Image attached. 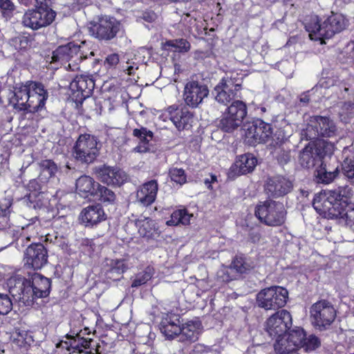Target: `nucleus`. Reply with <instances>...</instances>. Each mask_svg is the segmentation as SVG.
Returning <instances> with one entry per match:
<instances>
[{
	"mask_svg": "<svg viewBox=\"0 0 354 354\" xmlns=\"http://www.w3.org/2000/svg\"><path fill=\"white\" fill-rule=\"evenodd\" d=\"M353 194L349 186L339 187L315 196L313 206L320 214L327 213L331 218H339L340 223L344 222L354 231V204L348 202Z\"/></svg>",
	"mask_w": 354,
	"mask_h": 354,
	"instance_id": "1",
	"label": "nucleus"
},
{
	"mask_svg": "<svg viewBox=\"0 0 354 354\" xmlns=\"http://www.w3.org/2000/svg\"><path fill=\"white\" fill-rule=\"evenodd\" d=\"M348 26V21L340 13L331 12L322 24L317 16H313L305 24L306 31L312 40L322 41L324 39H330L334 35L344 30Z\"/></svg>",
	"mask_w": 354,
	"mask_h": 354,
	"instance_id": "2",
	"label": "nucleus"
},
{
	"mask_svg": "<svg viewBox=\"0 0 354 354\" xmlns=\"http://www.w3.org/2000/svg\"><path fill=\"white\" fill-rule=\"evenodd\" d=\"M254 214L262 223L277 227L285 223L287 212L282 203L269 198L256 206Z\"/></svg>",
	"mask_w": 354,
	"mask_h": 354,
	"instance_id": "3",
	"label": "nucleus"
},
{
	"mask_svg": "<svg viewBox=\"0 0 354 354\" xmlns=\"http://www.w3.org/2000/svg\"><path fill=\"white\" fill-rule=\"evenodd\" d=\"M337 128L328 117L315 115L310 118L306 127L301 131V140H315L319 138H332L337 135Z\"/></svg>",
	"mask_w": 354,
	"mask_h": 354,
	"instance_id": "4",
	"label": "nucleus"
},
{
	"mask_svg": "<svg viewBox=\"0 0 354 354\" xmlns=\"http://www.w3.org/2000/svg\"><path fill=\"white\" fill-rule=\"evenodd\" d=\"M310 316L313 326L319 331H325L335 322L337 310L329 301L321 299L311 306Z\"/></svg>",
	"mask_w": 354,
	"mask_h": 354,
	"instance_id": "5",
	"label": "nucleus"
},
{
	"mask_svg": "<svg viewBox=\"0 0 354 354\" xmlns=\"http://www.w3.org/2000/svg\"><path fill=\"white\" fill-rule=\"evenodd\" d=\"M85 42L78 45L74 42H69L66 45L59 46L52 56L53 62H60L68 64V67L72 71L79 68L78 64L88 57L87 53L84 50Z\"/></svg>",
	"mask_w": 354,
	"mask_h": 354,
	"instance_id": "6",
	"label": "nucleus"
},
{
	"mask_svg": "<svg viewBox=\"0 0 354 354\" xmlns=\"http://www.w3.org/2000/svg\"><path fill=\"white\" fill-rule=\"evenodd\" d=\"M288 298V292L286 288L273 286L259 291L256 301L259 308L266 310H277L286 304Z\"/></svg>",
	"mask_w": 354,
	"mask_h": 354,
	"instance_id": "7",
	"label": "nucleus"
},
{
	"mask_svg": "<svg viewBox=\"0 0 354 354\" xmlns=\"http://www.w3.org/2000/svg\"><path fill=\"white\" fill-rule=\"evenodd\" d=\"M97 138L90 134H81L73 148V156L78 162L90 164L99 156Z\"/></svg>",
	"mask_w": 354,
	"mask_h": 354,
	"instance_id": "8",
	"label": "nucleus"
},
{
	"mask_svg": "<svg viewBox=\"0 0 354 354\" xmlns=\"http://www.w3.org/2000/svg\"><path fill=\"white\" fill-rule=\"evenodd\" d=\"M245 142L249 145L266 143L272 137V128L270 124L257 119L243 126Z\"/></svg>",
	"mask_w": 354,
	"mask_h": 354,
	"instance_id": "9",
	"label": "nucleus"
},
{
	"mask_svg": "<svg viewBox=\"0 0 354 354\" xmlns=\"http://www.w3.org/2000/svg\"><path fill=\"white\" fill-rule=\"evenodd\" d=\"M56 12L50 8L36 6L35 9L28 10L22 18L24 26L37 30L51 24L55 20Z\"/></svg>",
	"mask_w": 354,
	"mask_h": 354,
	"instance_id": "10",
	"label": "nucleus"
},
{
	"mask_svg": "<svg viewBox=\"0 0 354 354\" xmlns=\"http://www.w3.org/2000/svg\"><path fill=\"white\" fill-rule=\"evenodd\" d=\"M292 324V316L288 310H278L266 320L265 330L271 339L279 338L288 332Z\"/></svg>",
	"mask_w": 354,
	"mask_h": 354,
	"instance_id": "11",
	"label": "nucleus"
},
{
	"mask_svg": "<svg viewBox=\"0 0 354 354\" xmlns=\"http://www.w3.org/2000/svg\"><path fill=\"white\" fill-rule=\"evenodd\" d=\"M8 286L9 292L15 301L26 306L33 304L35 298L30 279L24 277L11 278L9 279Z\"/></svg>",
	"mask_w": 354,
	"mask_h": 354,
	"instance_id": "12",
	"label": "nucleus"
},
{
	"mask_svg": "<svg viewBox=\"0 0 354 354\" xmlns=\"http://www.w3.org/2000/svg\"><path fill=\"white\" fill-rule=\"evenodd\" d=\"M121 28L120 23L115 18L103 17L99 21L89 27V33L101 40L113 39Z\"/></svg>",
	"mask_w": 354,
	"mask_h": 354,
	"instance_id": "13",
	"label": "nucleus"
},
{
	"mask_svg": "<svg viewBox=\"0 0 354 354\" xmlns=\"http://www.w3.org/2000/svg\"><path fill=\"white\" fill-rule=\"evenodd\" d=\"M241 88L239 84H235L231 78H223L214 88L212 94L214 100L224 106L238 97V91Z\"/></svg>",
	"mask_w": 354,
	"mask_h": 354,
	"instance_id": "14",
	"label": "nucleus"
},
{
	"mask_svg": "<svg viewBox=\"0 0 354 354\" xmlns=\"http://www.w3.org/2000/svg\"><path fill=\"white\" fill-rule=\"evenodd\" d=\"M96 178L108 185L120 187L127 180L125 171L116 167L100 165L93 169Z\"/></svg>",
	"mask_w": 354,
	"mask_h": 354,
	"instance_id": "15",
	"label": "nucleus"
},
{
	"mask_svg": "<svg viewBox=\"0 0 354 354\" xmlns=\"http://www.w3.org/2000/svg\"><path fill=\"white\" fill-rule=\"evenodd\" d=\"M24 265L34 270H39L48 262V252L41 243H32L24 252Z\"/></svg>",
	"mask_w": 354,
	"mask_h": 354,
	"instance_id": "16",
	"label": "nucleus"
},
{
	"mask_svg": "<svg viewBox=\"0 0 354 354\" xmlns=\"http://www.w3.org/2000/svg\"><path fill=\"white\" fill-rule=\"evenodd\" d=\"M208 95L207 86L198 81L188 82L184 88L185 102L192 108L197 107Z\"/></svg>",
	"mask_w": 354,
	"mask_h": 354,
	"instance_id": "17",
	"label": "nucleus"
},
{
	"mask_svg": "<svg viewBox=\"0 0 354 354\" xmlns=\"http://www.w3.org/2000/svg\"><path fill=\"white\" fill-rule=\"evenodd\" d=\"M292 188V182L283 176L268 178L264 185L265 193L268 197L275 198L286 196Z\"/></svg>",
	"mask_w": 354,
	"mask_h": 354,
	"instance_id": "18",
	"label": "nucleus"
},
{
	"mask_svg": "<svg viewBox=\"0 0 354 354\" xmlns=\"http://www.w3.org/2000/svg\"><path fill=\"white\" fill-rule=\"evenodd\" d=\"M94 87L95 83L93 79L86 75L76 76L70 84L73 99L77 104H82L89 97Z\"/></svg>",
	"mask_w": 354,
	"mask_h": 354,
	"instance_id": "19",
	"label": "nucleus"
},
{
	"mask_svg": "<svg viewBox=\"0 0 354 354\" xmlns=\"http://www.w3.org/2000/svg\"><path fill=\"white\" fill-rule=\"evenodd\" d=\"M30 97L28 101V112L35 113L41 110L45 105L48 93L41 83L30 82Z\"/></svg>",
	"mask_w": 354,
	"mask_h": 354,
	"instance_id": "20",
	"label": "nucleus"
},
{
	"mask_svg": "<svg viewBox=\"0 0 354 354\" xmlns=\"http://www.w3.org/2000/svg\"><path fill=\"white\" fill-rule=\"evenodd\" d=\"M257 163V158L252 154L241 155L237 157L235 162L230 167L228 174L230 177H235L250 173L254 170Z\"/></svg>",
	"mask_w": 354,
	"mask_h": 354,
	"instance_id": "21",
	"label": "nucleus"
},
{
	"mask_svg": "<svg viewBox=\"0 0 354 354\" xmlns=\"http://www.w3.org/2000/svg\"><path fill=\"white\" fill-rule=\"evenodd\" d=\"M167 111L169 119L178 130H183L187 126H191L194 115L187 107L179 109L175 106H170Z\"/></svg>",
	"mask_w": 354,
	"mask_h": 354,
	"instance_id": "22",
	"label": "nucleus"
},
{
	"mask_svg": "<svg viewBox=\"0 0 354 354\" xmlns=\"http://www.w3.org/2000/svg\"><path fill=\"white\" fill-rule=\"evenodd\" d=\"M158 190V185L156 180L144 183L137 191V201L145 207L151 205L156 200Z\"/></svg>",
	"mask_w": 354,
	"mask_h": 354,
	"instance_id": "23",
	"label": "nucleus"
},
{
	"mask_svg": "<svg viewBox=\"0 0 354 354\" xmlns=\"http://www.w3.org/2000/svg\"><path fill=\"white\" fill-rule=\"evenodd\" d=\"M80 219L86 226H93L104 221L106 214L100 205H89L82 209Z\"/></svg>",
	"mask_w": 354,
	"mask_h": 354,
	"instance_id": "24",
	"label": "nucleus"
},
{
	"mask_svg": "<svg viewBox=\"0 0 354 354\" xmlns=\"http://www.w3.org/2000/svg\"><path fill=\"white\" fill-rule=\"evenodd\" d=\"M127 269L124 259H106L102 264V270L106 278L113 281L119 280Z\"/></svg>",
	"mask_w": 354,
	"mask_h": 354,
	"instance_id": "25",
	"label": "nucleus"
},
{
	"mask_svg": "<svg viewBox=\"0 0 354 354\" xmlns=\"http://www.w3.org/2000/svg\"><path fill=\"white\" fill-rule=\"evenodd\" d=\"M29 88L30 82L21 85L19 88H15L12 96L9 98L10 104L15 109L28 112V101L30 97Z\"/></svg>",
	"mask_w": 354,
	"mask_h": 354,
	"instance_id": "26",
	"label": "nucleus"
},
{
	"mask_svg": "<svg viewBox=\"0 0 354 354\" xmlns=\"http://www.w3.org/2000/svg\"><path fill=\"white\" fill-rule=\"evenodd\" d=\"M287 337L289 339V344L288 348H282L281 346H278V350L281 352V354H290L301 348L304 338L305 337V332L301 328L297 327L295 329L286 332Z\"/></svg>",
	"mask_w": 354,
	"mask_h": 354,
	"instance_id": "27",
	"label": "nucleus"
},
{
	"mask_svg": "<svg viewBox=\"0 0 354 354\" xmlns=\"http://www.w3.org/2000/svg\"><path fill=\"white\" fill-rule=\"evenodd\" d=\"M30 283L34 289L35 298L46 297L50 294L51 282L48 278L35 273L31 277Z\"/></svg>",
	"mask_w": 354,
	"mask_h": 354,
	"instance_id": "28",
	"label": "nucleus"
},
{
	"mask_svg": "<svg viewBox=\"0 0 354 354\" xmlns=\"http://www.w3.org/2000/svg\"><path fill=\"white\" fill-rule=\"evenodd\" d=\"M201 323L198 321H189L183 324L180 328L179 340L182 342L192 343L198 339Z\"/></svg>",
	"mask_w": 354,
	"mask_h": 354,
	"instance_id": "29",
	"label": "nucleus"
},
{
	"mask_svg": "<svg viewBox=\"0 0 354 354\" xmlns=\"http://www.w3.org/2000/svg\"><path fill=\"white\" fill-rule=\"evenodd\" d=\"M180 322L176 316L167 315L164 317L160 324V329L168 339H174L180 336L181 326Z\"/></svg>",
	"mask_w": 354,
	"mask_h": 354,
	"instance_id": "30",
	"label": "nucleus"
},
{
	"mask_svg": "<svg viewBox=\"0 0 354 354\" xmlns=\"http://www.w3.org/2000/svg\"><path fill=\"white\" fill-rule=\"evenodd\" d=\"M98 184L91 177L82 176L76 180V189L84 198L88 196H95Z\"/></svg>",
	"mask_w": 354,
	"mask_h": 354,
	"instance_id": "31",
	"label": "nucleus"
},
{
	"mask_svg": "<svg viewBox=\"0 0 354 354\" xmlns=\"http://www.w3.org/2000/svg\"><path fill=\"white\" fill-rule=\"evenodd\" d=\"M17 346L27 350L35 342L32 333L25 328H16L10 336Z\"/></svg>",
	"mask_w": 354,
	"mask_h": 354,
	"instance_id": "32",
	"label": "nucleus"
},
{
	"mask_svg": "<svg viewBox=\"0 0 354 354\" xmlns=\"http://www.w3.org/2000/svg\"><path fill=\"white\" fill-rule=\"evenodd\" d=\"M231 266L237 277L248 273L255 267L252 260L243 256H236L231 263Z\"/></svg>",
	"mask_w": 354,
	"mask_h": 354,
	"instance_id": "33",
	"label": "nucleus"
},
{
	"mask_svg": "<svg viewBox=\"0 0 354 354\" xmlns=\"http://www.w3.org/2000/svg\"><path fill=\"white\" fill-rule=\"evenodd\" d=\"M225 113L232 118L243 123L244 118L247 115V106L243 101L234 100L227 106Z\"/></svg>",
	"mask_w": 354,
	"mask_h": 354,
	"instance_id": "34",
	"label": "nucleus"
},
{
	"mask_svg": "<svg viewBox=\"0 0 354 354\" xmlns=\"http://www.w3.org/2000/svg\"><path fill=\"white\" fill-rule=\"evenodd\" d=\"M39 167L40 169L39 179L43 183H47L57 171V165L51 160H41L39 162Z\"/></svg>",
	"mask_w": 354,
	"mask_h": 354,
	"instance_id": "35",
	"label": "nucleus"
},
{
	"mask_svg": "<svg viewBox=\"0 0 354 354\" xmlns=\"http://www.w3.org/2000/svg\"><path fill=\"white\" fill-rule=\"evenodd\" d=\"M313 147L314 145L310 142L300 152L299 162L303 167L309 169L315 166L318 157L313 153Z\"/></svg>",
	"mask_w": 354,
	"mask_h": 354,
	"instance_id": "36",
	"label": "nucleus"
},
{
	"mask_svg": "<svg viewBox=\"0 0 354 354\" xmlns=\"http://www.w3.org/2000/svg\"><path fill=\"white\" fill-rule=\"evenodd\" d=\"M338 173V167L332 171L326 168V165L322 163L319 167L315 170L314 175L317 183L328 184L335 179Z\"/></svg>",
	"mask_w": 354,
	"mask_h": 354,
	"instance_id": "37",
	"label": "nucleus"
},
{
	"mask_svg": "<svg viewBox=\"0 0 354 354\" xmlns=\"http://www.w3.org/2000/svg\"><path fill=\"white\" fill-rule=\"evenodd\" d=\"M341 167L343 175L351 185H354V156H345Z\"/></svg>",
	"mask_w": 354,
	"mask_h": 354,
	"instance_id": "38",
	"label": "nucleus"
},
{
	"mask_svg": "<svg viewBox=\"0 0 354 354\" xmlns=\"http://www.w3.org/2000/svg\"><path fill=\"white\" fill-rule=\"evenodd\" d=\"M242 123L236 120V119L232 118L227 115L225 112L223 113L221 118L219 120L218 127L223 131L230 133L236 130L239 127Z\"/></svg>",
	"mask_w": 354,
	"mask_h": 354,
	"instance_id": "39",
	"label": "nucleus"
},
{
	"mask_svg": "<svg viewBox=\"0 0 354 354\" xmlns=\"http://www.w3.org/2000/svg\"><path fill=\"white\" fill-rule=\"evenodd\" d=\"M191 215L185 209H178L174 211L169 221H167L168 225H176L178 224L187 225L189 223Z\"/></svg>",
	"mask_w": 354,
	"mask_h": 354,
	"instance_id": "40",
	"label": "nucleus"
},
{
	"mask_svg": "<svg viewBox=\"0 0 354 354\" xmlns=\"http://www.w3.org/2000/svg\"><path fill=\"white\" fill-rule=\"evenodd\" d=\"M96 197L103 203H113L116 199L115 193L110 189L102 186L100 184L97 185Z\"/></svg>",
	"mask_w": 354,
	"mask_h": 354,
	"instance_id": "41",
	"label": "nucleus"
},
{
	"mask_svg": "<svg viewBox=\"0 0 354 354\" xmlns=\"http://www.w3.org/2000/svg\"><path fill=\"white\" fill-rule=\"evenodd\" d=\"M276 144L274 154L280 164H286L290 160V150L288 147H285L281 141Z\"/></svg>",
	"mask_w": 354,
	"mask_h": 354,
	"instance_id": "42",
	"label": "nucleus"
},
{
	"mask_svg": "<svg viewBox=\"0 0 354 354\" xmlns=\"http://www.w3.org/2000/svg\"><path fill=\"white\" fill-rule=\"evenodd\" d=\"M136 223L138 227L139 233L143 236L151 234V232L155 229L154 221L149 218L138 220Z\"/></svg>",
	"mask_w": 354,
	"mask_h": 354,
	"instance_id": "43",
	"label": "nucleus"
},
{
	"mask_svg": "<svg viewBox=\"0 0 354 354\" xmlns=\"http://www.w3.org/2000/svg\"><path fill=\"white\" fill-rule=\"evenodd\" d=\"M32 41L33 38L30 35H19L12 38L10 42L15 48L26 49L31 46Z\"/></svg>",
	"mask_w": 354,
	"mask_h": 354,
	"instance_id": "44",
	"label": "nucleus"
},
{
	"mask_svg": "<svg viewBox=\"0 0 354 354\" xmlns=\"http://www.w3.org/2000/svg\"><path fill=\"white\" fill-rule=\"evenodd\" d=\"M218 279L223 282H229L237 279V276L232 266L223 267L217 272Z\"/></svg>",
	"mask_w": 354,
	"mask_h": 354,
	"instance_id": "45",
	"label": "nucleus"
},
{
	"mask_svg": "<svg viewBox=\"0 0 354 354\" xmlns=\"http://www.w3.org/2000/svg\"><path fill=\"white\" fill-rule=\"evenodd\" d=\"M152 277L151 269L149 268L142 272L138 273L136 275L133 279L131 287L138 288L145 283H146Z\"/></svg>",
	"mask_w": 354,
	"mask_h": 354,
	"instance_id": "46",
	"label": "nucleus"
},
{
	"mask_svg": "<svg viewBox=\"0 0 354 354\" xmlns=\"http://www.w3.org/2000/svg\"><path fill=\"white\" fill-rule=\"evenodd\" d=\"M320 346V341L319 338L313 335H310L308 337L304 338L301 348L306 352L312 351L315 350Z\"/></svg>",
	"mask_w": 354,
	"mask_h": 354,
	"instance_id": "47",
	"label": "nucleus"
},
{
	"mask_svg": "<svg viewBox=\"0 0 354 354\" xmlns=\"http://www.w3.org/2000/svg\"><path fill=\"white\" fill-rule=\"evenodd\" d=\"M166 45L175 48L178 52H187L190 49V44L185 39L170 40L166 42Z\"/></svg>",
	"mask_w": 354,
	"mask_h": 354,
	"instance_id": "48",
	"label": "nucleus"
},
{
	"mask_svg": "<svg viewBox=\"0 0 354 354\" xmlns=\"http://www.w3.org/2000/svg\"><path fill=\"white\" fill-rule=\"evenodd\" d=\"M169 174L172 181L183 185L186 183V175L185 170L176 167L171 168Z\"/></svg>",
	"mask_w": 354,
	"mask_h": 354,
	"instance_id": "49",
	"label": "nucleus"
},
{
	"mask_svg": "<svg viewBox=\"0 0 354 354\" xmlns=\"http://www.w3.org/2000/svg\"><path fill=\"white\" fill-rule=\"evenodd\" d=\"M133 136L139 138L140 142H149L152 140L153 136L152 131L142 127L140 129H133Z\"/></svg>",
	"mask_w": 354,
	"mask_h": 354,
	"instance_id": "50",
	"label": "nucleus"
},
{
	"mask_svg": "<svg viewBox=\"0 0 354 354\" xmlns=\"http://www.w3.org/2000/svg\"><path fill=\"white\" fill-rule=\"evenodd\" d=\"M12 308L10 298L5 294L0 293V314L7 315Z\"/></svg>",
	"mask_w": 354,
	"mask_h": 354,
	"instance_id": "51",
	"label": "nucleus"
},
{
	"mask_svg": "<svg viewBox=\"0 0 354 354\" xmlns=\"http://www.w3.org/2000/svg\"><path fill=\"white\" fill-rule=\"evenodd\" d=\"M12 204V198L11 196H7L0 201V216L3 217L8 216L11 212L10 207Z\"/></svg>",
	"mask_w": 354,
	"mask_h": 354,
	"instance_id": "52",
	"label": "nucleus"
},
{
	"mask_svg": "<svg viewBox=\"0 0 354 354\" xmlns=\"http://www.w3.org/2000/svg\"><path fill=\"white\" fill-rule=\"evenodd\" d=\"M73 342H75L77 347H73V352L82 353V348H87L89 347L91 340H88L84 337H80L78 335L72 337Z\"/></svg>",
	"mask_w": 354,
	"mask_h": 354,
	"instance_id": "53",
	"label": "nucleus"
},
{
	"mask_svg": "<svg viewBox=\"0 0 354 354\" xmlns=\"http://www.w3.org/2000/svg\"><path fill=\"white\" fill-rule=\"evenodd\" d=\"M0 8L3 15L7 17L15 10V5L10 0H0Z\"/></svg>",
	"mask_w": 354,
	"mask_h": 354,
	"instance_id": "54",
	"label": "nucleus"
},
{
	"mask_svg": "<svg viewBox=\"0 0 354 354\" xmlns=\"http://www.w3.org/2000/svg\"><path fill=\"white\" fill-rule=\"evenodd\" d=\"M354 113V103L352 102H344L342 107L339 115L341 116L346 115L347 118H351Z\"/></svg>",
	"mask_w": 354,
	"mask_h": 354,
	"instance_id": "55",
	"label": "nucleus"
},
{
	"mask_svg": "<svg viewBox=\"0 0 354 354\" xmlns=\"http://www.w3.org/2000/svg\"><path fill=\"white\" fill-rule=\"evenodd\" d=\"M72 337L73 335H66V338L68 339L69 342L61 340L56 344V347L66 348V351H70L71 349H73V347H77V344H75V342H73L72 340Z\"/></svg>",
	"mask_w": 354,
	"mask_h": 354,
	"instance_id": "56",
	"label": "nucleus"
},
{
	"mask_svg": "<svg viewBox=\"0 0 354 354\" xmlns=\"http://www.w3.org/2000/svg\"><path fill=\"white\" fill-rule=\"evenodd\" d=\"M286 333L284 335H283L281 337H279V338H274L276 339V342L274 344V348L275 351L279 354H281V352L278 350L277 346H281L282 348H288V346L289 344H288L289 339L287 337V336H286Z\"/></svg>",
	"mask_w": 354,
	"mask_h": 354,
	"instance_id": "57",
	"label": "nucleus"
},
{
	"mask_svg": "<svg viewBox=\"0 0 354 354\" xmlns=\"http://www.w3.org/2000/svg\"><path fill=\"white\" fill-rule=\"evenodd\" d=\"M119 55L116 53H113L106 57L104 65L109 67H114L119 63Z\"/></svg>",
	"mask_w": 354,
	"mask_h": 354,
	"instance_id": "58",
	"label": "nucleus"
},
{
	"mask_svg": "<svg viewBox=\"0 0 354 354\" xmlns=\"http://www.w3.org/2000/svg\"><path fill=\"white\" fill-rule=\"evenodd\" d=\"M43 183L39 179H32L29 181L28 188L30 192H37L41 190Z\"/></svg>",
	"mask_w": 354,
	"mask_h": 354,
	"instance_id": "59",
	"label": "nucleus"
},
{
	"mask_svg": "<svg viewBox=\"0 0 354 354\" xmlns=\"http://www.w3.org/2000/svg\"><path fill=\"white\" fill-rule=\"evenodd\" d=\"M140 19L148 23H153L156 21L158 18L157 15L152 10L145 11L140 17Z\"/></svg>",
	"mask_w": 354,
	"mask_h": 354,
	"instance_id": "60",
	"label": "nucleus"
},
{
	"mask_svg": "<svg viewBox=\"0 0 354 354\" xmlns=\"http://www.w3.org/2000/svg\"><path fill=\"white\" fill-rule=\"evenodd\" d=\"M149 142H140V144L133 149L135 152L138 153H146L149 151L148 146Z\"/></svg>",
	"mask_w": 354,
	"mask_h": 354,
	"instance_id": "61",
	"label": "nucleus"
},
{
	"mask_svg": "<svg viewBox=\"0 0 354 354\" xmlns=\"http://www.w3.org/2000/svg\"><path fill=\"white\" fill-rule=\"evenodd\" d=\"M127 138L124 133H122L114 140L115 146L120 147L127 143Z\"/></svg>",
	"mask_w": 354,
	"mask_h": 354,
	"instance_id": "62",
	"label": "nucleus"
},
{
	"mask_svg": "<svg viewBox=\"0 0 354 354\" xmlns=\"http://www.w3.org/2000/svg\"><path fill=\"white\" fill-rule=\"evenodd\" d=\"M308 93H309V91H307V92L303 93L300 95V97H299L300 102L306 104L308 103V102L310 100Z\"/></svg>",
	"mask_w": 354,
	"mask_h": 354,
	"instance_id": "63",
	"label": "nucleus"
},
{
	"mask_svg": "<svg viewBox=\"0 0 354 354\" xmlns=\"http://www.w3.org/2000/svg\"><path fill=\"white\" fill-rule=\"evenodd\" d=\"M37 3V6H44V7L50 8V4L52 3L53 0H35Z\"/></svg>",
	"mask_w": 354,
	"mask_h": 354,
	"instance_id": "64",
	"label": "nucleus"
}]
</instances>
